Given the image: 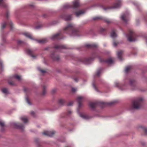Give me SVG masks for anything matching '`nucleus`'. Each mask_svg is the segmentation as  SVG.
<instances>
[{"mask_svg":"<svg viewBox=\"0 0 147 147\" xmlns=\"http://www.w3.org/2000/svg\"><path fill=\"white\" fill-rule=\"evenodd\" d=\"M104 20L107 23H109L111 22V21L109 19L107 18L104 19Z\"/></svg>","mask_w":147,"mask_h":147,"instance_id":"obj_38","label":"nucleus"},{"mask_svg":"<svg viewBox=\"0 0 147 147\" xmlns=\"http://www.w3.org/2000/svg\"><path fill=\"white\" fill-rule=\"evenodd\" d=\"M92 58H90L88 59H85V61L84 62L86 63H88L90 62Z\"/></svg>","mask_w":147,"mask_h":147,"instance_id":"obj_35","label":"nucleus"},{"mask_svg":"<svg viewBox=\"0 0 147 147\" xmlns=\"http://www.w3.org/2000/svg\"><path fill=\"white\" fill-rule=\"evenodd\" d=\"M14 78L17 79L18 80H20L21 79V77H20V76L18 75H15L14 76Z\"/></svg>","mask_w":147,"mask_h":147,"instance_id":"obj_34","label":"nucleus"},{"mask_svg":"<svg viewBox=\"0 0 147 147\" xmlns=\"http://www.w3.org/2000/svg\"><path fill=\"white\" fill-rule=\"evenodd\" d=\"M72 113V112L71 111L69 110V111H68L67 112V115H69L70 114H71Z\"/></svg>","mask_w":147,"mask_h":147,"instance_id":"obj_44","label":"nucleus"},{"mask_svg":"<svg viewBox=\"0 0 147 147\" xmlns=\"http://www.w3.org/2000/svg\"><path fill=\"white\" fill-rule=\"evenodd\" d=\"M51 57L54 60H58L59 59V56H55L54 53H52L51 55Z\"/></svg>","mask_w":147,"mask_h":147,"instance_id":"obj_23","label":"nucleus"},{"mask_svg":"<svg viewBox=\"0 0 147 147\" xmlns=\"http://www.w3.org/2000/svg\"><path fill=\"white\" fill-rule=\"evenodd\" d=\"M6 6L5 0H0V7H6Z\"/></svg>","mask_w":147,"mask_h":147,"instance_id":"obj_18","label":"nucleus"},{"mask_svg":"<svg viewBox=\"0 0 147 147\" xmlns=\"http://www.w3.org/2000/svg\"><path fill=\"white\" fill-rule=\"evenodd\" d=\"M99 61L102 63H106L108 64H111L113 63L114 60L113 58L110 57L106 60H105L100 57H98Z\"/></svg>","mask_w":147,"mask_h":147,"instance_id":"obj_6","label":"nucleus"},{"mask_svg":"<svg viewBox=\"0 0 147 147\" xmlns=\"http://www.w3.org/2000/svg\"><path fill=\"white\" fill-rule=\"evenodd\" d=\"M39 70L42 73H44L46 72V71L44 70L39 69Z\"/></svg>","mask_w":147,"mask_h":147,"instance_id":"obj_43","label":"nucleus"},{"mask_svg":"<svg viewBox=\"0 0 147 147\" xmlns=\"http://www.w3.org/2000/svg\"><path fill=\"white\" fill-rule=\"evenodd\" d=\"M96 53H94L93 55V56L94 57V58H95V57H96Z\"/></svg>","mask_w":147,"mask_h":147,"instance_id":"obj_54","label":"nucleus"},{"mask_svg":"<svg viewBox=\"0 0 147 147\" xmlns=\"http://www.w3.org/2000/svg\"><path fill=\"white\" fill-rule=\"evenodd\" d=\"M115 102V101H112L109 102H103L95 101L90 102L89 103V106L92 109H94L97 105H100L102 107H103L107 105H111L114 104Z\"/></svg>","mask_w":147,"mask_h":147,"instance_id":"obj_2","label":"nucleus"},{"mask_svg":"<svg viewBox=\"0 0 147 147\" xmlns=\"http://www.w3.org/2000/svg\"><path fill=\"white\" fill-rule=\"evenodd\" d=\"M41 26V25H38L36 26L35 27L36 29H38Z\"/></svg>","mask_w":147,"mask_h":147,"instance_id":"obj_50","label":"nucleus"},{"mask_svg":"<svg viewBox=\"0 0 147 147\" xmlns=\"http://www.w3.org/2000/svg\"><path fill=\"white\" fill-rule=\"evenodd\" d=\"M24 122V123H26L28 121V119L26 116H23L20 118Z\"/></svg>","mask_w":147,"mask_h":147,"instance_id":"obj_28","label":"nucleus"},{"mask_svg":"<svg viewBox=\"0 0 147 147\" xmlns=\"http://www.w3.org/2000/svg\"><path fill=\"white\" fill-rule=\"evenodd\" d=\"M80 6V1L78 0H77L73 2L72 5H71L68 3L65 4L63 6V8L64 9H68L71 7L76 8Z\"/></svg>","mask_w":147,"mask_h":147,"instance_id":"obj_5","label":"nucleus"},{"mask_svg":"<svg viewBox=\"0 0 147 147\" xmlns=\"http://www.w3.org/2000/svg\"><path fill=\"white\" fill-rule=\"evenodd\" d=\"M74 80L76 82H77L78 81V80L77 78H75L74 79Z\"/></svg>","mask_w":147,"mask_h":147,"instance_id":"obj_56","label":"nucleus"},{"mask_svg":"<svg viewBox=\"0 0 147 147\" xmlns=\"http://www.w3.org/2000/svg\"><path fill=\"white\" fill-rule=\"evenodd\" d=\"M93 19L94 20H98L103 19V18L100 16H97L94 18Z\"/></svg>","mask_w":147,"mask_h":147,"instance_id":"obj_33","label":"nucleus"},{"mask_svg":"<svg viewBox=\"0 0 147 147\" xmlns=\"http://www.w3.org/2000/svg\"><path fill=\"white\" fill-rule=\"evenodd\" d=\"M23 34L26 37L31 39H33L32 36L28 32H25L23 33Z\"/></svg>","mask_w":147,"mask_h":147,"instance_id":"obj_22","label":"nucleus"},{"mask_svg":"<svg viewBox=\"0 0 147 147\" xmlns=\"http://www.w3.org/2000/svg\"><path fill=\"white\" fill-rule=\"evenodd\" d=\"M56 91V90L55 89H53V90L52 92L53 93H54Z\"/></svg>","mask_w":147,"mask_h":147,"instance_id":"obj_57","label":"nucleus"},{"mask_svg":"<svg viewBox=\"0 0 147 147\" xmlns=\"http://www.w3.org/2000/svg\"><path fill=\"white\" fill-rule=\"evenodd\" d=\"M121 5V3L120 2H119L117 3H115L114 5L111 7H104L103 9L104 10H107L108 9H111L114 8H118Z\"/></svg>","mask_w":147,"mask_h":147,"instance_id":"obj_8","label":"nucleus"},{"mask_svg":"<svg viewBox=\"0 0 147 147\" xmlns=\"http://www.w3.org/2000/svg\"><path fill=\"white\" fill-rule=\"evenodd\" d=\"M55 131H45L42 133V134L45 136L51 137L55 134Z\"/></svg>","mask_w":147,"mask_h":147,"instance_id":"obj_7","label":"nucleus"},{"mask_svg":"<svg viewBox=\"0 0 147 147\" xmlns=\"http://www.w3.org/2000/svg\"><path fill=\"white\" fill-rule=\"evenodd\" d=\"M127 36L128 40L129 41H135L136 40V35L132 30H129V33L127 35Z\"/></svg>","mask_w":147,"mask_h":147,"instance_id":"obj_4","label":"nucleus"},{"mask_svg":"<svg viewBox=\"0 0 147 147\" xmlns=\"http://www.w3.org/2000/svg\"><path fill=\"white\" fill-rule=\"evenodd\" d=\"M26 51L28 54L33 58H35L36 57V56L33 55L34 52L32 50L30 49H27L26 50Z\"/></svg>","mask_w":147,"mask_h":147,"instance_id":"obj_14","label":"nucleus"},{"mask_svg":"<svg viewBox=\"0 0 147 147\" xmlns=\"http://www.w3.org/2000/svg\"><path fill=\"white\" fill-rule=\"evenodd\" d=\"M36 41L39 43H45L48 41L47 39L46 38H44L41 40H36Z\"/></svg>","mask_w":147,"mask_h":147,"instance_id":"obj_21","label":"nucleus"},{"mask_svg":"<svg viewBox=\"0 0 147 147\" xmlns=\"http://www.w3.org/2000/svg\"><path fill=\"white\" fill-rule=\"evenodd\" d=\"M140 128L142 130L144 131L145 135H147V128L142 126H141Z\"/></svg>","mask_w":147,"mask_h":147,"instance_id":"obj_27","label":"nucleus"},{"mask_svg":"<svg viewBox=\"0 0 147 147\" xmlns=\"http://www.w3.org/2000/svg\"><path fill=\"white\" fill-rule=\"evenodd\" d=\"M9 24L10 25V27L11 28V29H12L13 28V23L11 21H9Z\"/></svg>","mask_w":147,"mask_h":147,"instance_id":"obj_40","label":"nucleus"},{"mask_svg":"<svg viewBox=\"0 0 147 147\" xmlns=\"http://www.w3.org/2000/svg\"><path fill=\"white\" fill-rule=\"evenodd\" d=\"M64 31L71 35H77L78 34V30L75 28L74 25L70 24L64 29Z\"/></svg>","mask_w":147,"mask_h":147,"instance_id":"obj_1","label":"nucleus"},{"mask_svg":"<svg viewBox=\"0 0 147 147\" xmlns=\"http://www.w3.org/2000/svg\"><path fill=\"white\" fill-rule=\"evenodd\" d=\"M102 69L101 68L99 69L97 71L96 74L95 75L96 76H99L100 75V74L101 73V71L102 70Z\"/></svg>","mask_w":147,"mask_h":147,"instance_id":"obj_30","label":"nucleus"},{"mask_svg":"<svg viewBox=\"0 0 147 147\" xmlns=\"http://www.w3.org/2000/svg\"><path fill=\"white\" fill-rule=\"evenodd\" d=\"M18 44H20L22 43V42L21 40H19L18 41Z\"/></svg>","mask_w":147,"mask_h":147,"instance_id":"obj_51","label":"nucleus"},{"mask_svg":"<svg viewBox=\"0 0 147 147\" xmlns=\"http://www.w3.org/2000/svg\"><path fill=\"white\" fill-rule=\"evenodd\" d=\"M93 86L94 88V89H95V90L96 91H97V90L96 87L95 85L94 84H93Z\"/></svg>","mask_w":147,"mask_h":147,"instance_id":"obj_52","label":"nucleus"},{"mask_svg":"<svg viewBox=\"0 0 147 147\" xmlns=\"http://www.w3.org/2000/svg\"><path fill=\"white\" fill-rule=\"evenodd\" d=\"M99 31L101 32H103L106 31V29L101 28H100Z\"/></svg>","mask_w":147,"mask_h":147,"instance_id":"obj_39","label":"nucleus"},{"mask_svg":"<svg viewBox=\"0 0 147 147\" xmlns=\"http://www.w3.org/2000/svg\"><path fill=\"white\" fill-rule=\"evenodd\" d=\"M28 90V88H24V90L25 92H27Z\"/></svg>","mask_w":147,"mask_h":147,"instance_id":"obj_49","label":"nucleus"},{"mask_svg":"<svg viewBox=\"0 0 147 147\" xmlns=\"http://www.w3.org/2000/svg\"><path fill=\"white\" fill-rule=\"evenodd\" d=\"M7 24L6 23H4L3 24L1 25V28L2 29H4L6 26Z\"/></svg>","mask_w":147,"mask_h":147,"instance_id":"obj_36","label":"nucleus"},{"mask_svg":"<svg viewBox=\"0 0 147 147\" xmlns=\"http://www.w3.org/2000/svg\"><path fill=\"white\" fill-rule=\"evenodd\" d=\"M2 92L5 94H7L8 93V90L6 88H3L2 89Z\"/></svg>","mask_w":147,"mask_h":147,"instance_id":"obj_32","label":"nucleus"},{"mask_svg":"<svg viewBox=\"0 0 147 147\" xmlns=\"http://www.w3.org/2000/svg\"><path fill=\"white\" fill-rule=\"evenodd\" d=\"M61 33L60 32L52 36L51 38L53 40L61 39L62 38H61Z\"/></svg>","mask_w":147,"mask_h":147,"instance_id":"obj_9","label":"nucleus"},{"mask_svg":"<svg viewBox=\"0 0 147 147\" xmlns=\"http://www.w3.org/2000/svg\"><path fill=\"white\" fill-rule=\"evenodd\" d=\"M118 44V43L117 42H114L113 43V45L114 46H117V45Z\"/></svg>","mask_w":147,"mask_h":147,"instance_id":"obj_48","label":"nucleus"},{"mask_svg":"<svg viewBox=\"0 0 147 147\" xmlns=\"http://www.w3.org/2000/svg\"><path fill=\"white\" fill-rule=\"evenodd\" d=\"M26 102H27L29 105H30V102L29 101V99H28V98H26Z\"/></svg>","mask_w":147,"mask_h":147,"instance_id":"obj_46","label":"nucleus"},{"mask_svg":"<svg viewBox=\"0 0 147 147\" xmlns=\"http://www.w3.org/2000/svg\"><path fill=\"white\" fill-rule=\"evenodd\" d=\"M45 49L46 50H48V48L47 47V48H46Z\"/></svg>","mask_w":147,"mask_h":147,"instance_id":"obj_59","label":"nucleus"},{"mask_svg":"<svg viewBox=\"0 0 147 147\" xmlns=\"http://www.w3.org/2000/svg\"><path fill=\"white\" fill-rule=\"evenodd\" d=\"M43 91L42 93V94L44 95L46 93V86L45 85H43L42 86Z\"/></svg>","mask_w":147,"mask_h":147,"instance_id":"obj_26","label":"nucleus"},{"mask_svg":"<svg viewBox=\"0 0 147 147\" xmlns=\"http://www.w3.org/2000/svg\"><path fill=\"white\" fill-rule=\"evenodd\" d=\"M36 142L37 143H38V141L37 142V141H36Z\"/></svg>","mask_w":147,"mask_h":147,"instance_id":"obj_60","label":"nucleus"},{"mask_svg":"<svg viewBox=\"0 0 147 147\" xmlns=\"http://www.w3.org/2000/svg\"><path fill=\"white\" fill-rule=\"evenodd\" d=\"M144 99L142 98H139L132 101V106L133 109H138L141 107Z\"/></svg>","mask_w":147,"mask_h":147,"instance_id":"obj_3","label":"nucleus"},{"mask_svg":"<svg viewBox=\"0 0 147 147\" xmlns=\"http://www.w3.org/2000/svg\"><path fill=\"white\" fill-rule=\"evenodd\" d=\"M119 83H117L116 84V86H119Z\"/></svg>","mask_w":147,"mask_h":147,"instance_id":"obj_58","label":"nucleus"},{"mask_svg":"<svg viewBox=\"0 0 147 147\" xmlns=\"http://www.w3.org/2000/svg\"><path fill=\"white\" fill-rule=\"evenodd\" d=\"M123 51H118L117 55L118 56V57L119 59L121 61L122 60V55L123 54Z\"/></svg>","mask_w":147,"mask_h":147,"instance_id":"obj_19","label":"nucleus"},{"mask_svg":"<svg viewBox=\"0 0 147 147\" xmlns=\"http://www.w3.org/2000/svg\"><path fill=\"white\" fill-rule=\"evenodd\" d=\"M9 14L8 12H7L6 13V16L7 18H8L9 16Z\"/></svg>","mask_w":147,"mask_h":147,"instance_id":"obj_47","label":"nucleus"},{"mask_svg":"<svg viewBox=\"0 0 147 147\" xmlns=\"http://www.w3.org/2000/svg\"><path fill=\"white\" fill-rule=\"evenodd\" d=\"M9 84L11 85H15L13 81H10L9 82Z\"/></svg>","mask_w":147,"mask_h":147,"instance_id":"obj_41","label":"nucleus"},{"mask_svg":"<svg viewBox=\"0 0 147 147\" xmlns=\"http://www.w3.org/2000/svg\"><path fill=\"white\" fill-rule=\"evenodd\" d=\"M84 97L82 96L78 97L77 100L78 104V107L80 108L82 106V103L83 101Z\"/></svg>","mask_w":147,"mask_h":147,"instance_id":"obj_11","label":"nucleus"},{"mask_svg":"<svg viewBox=\"0 0 147 147\" xmlns=\"http://www.w3.org/2000/svg\"><path fill=\"white\" fill-rule=\"evenodd\" d=\"M85 12V11L84 10H79L78 11L76 12H75L74 13L75 14V15L78 17L80 15H81V14H83Z\"/></svg>","mask_w":147,"mask_h":147,"instance_id":"obj_17","label":"nucleus"},{"mask_svg":"<svg viewBox=\"0 0 147 147\" xmlns=\"http://www.w3.org/2000/svg\"><path fill=\"white\" fill-rule=\"evenodd\" d=\"M15 127L18 129L22 130H23L24 128V125L21 123H17L14 124Z\"/></svg>","mask_w":147,"mask_h":147,"instance_id":"obj_12","label":"nucleus"},{"mask_svg":"<svg viewBox=\"0 0 147 147\" xmlns=\"http://www.w3.org/2000/svg\"><path fill=\"white\" fill-rule=\"evenodd\" d=\"M129 84L131 86H134L136 84V81L134 80H130Z\"/></svg>","mask_w":147,"mask_h":147,"instance_id":"obj_25","label":"nucleus"},{"mask_svg":"<svg viewBox=\"0 0 147 147\" xmlns=\"http://www.w3.org/2000/svg\"><path fill=\"white\" fill-rule=\"evenodd\" d=\"M97 45L96 44H86L85 47L88 48H92L97 47Z\"/></svg>","mask_w":147,"mask_h":147,"instance_id":"obj_15","label":"nucleus"},{"mask_svg":"<svg viewBox=\"0 0 147 147\" xmlns=\"http://www.w3.org/2000/svg\"><path fill=\"white\" fill-rule=\"evenodd\" d=\"M31 114L32 115H33L34 114V111H31Z\"/></svg>","mask_w":147,"mask_h":147,"instance_id":"obj_55","label":"nucleus"},{"mask_svg":"<svg viewBox=\"0 0 147 147\" xmlns=\"http://www.w3.org/2000/svg\"><path fill=\"white\" fill-rule=\"evenodd\" d=\"M2 63H3L1 59H0V65H1V67H2Z\"/></svg>","mask_w":147,"mask_h":147,"instance_id":"obj_53","label":"nucleus"},{"mask_svg":"<svg viewBox=\"0 0 147 147\" xmlns=\"http://www.w3.org/2000/svg\"><path fill=\"white\" fill-rule=\"evenodd\" d=\"M54 48L57 49H66L67 47L65 45H57L54 47Z\"/></svg>","mask_w":147,"mask_h":147,"instance_id":"obj_16","label":"nucleus"},{"mask_svg":"<svg viewBox=\"0 0 147 147\" xmlns=\"http://www.w3.org/2000/svg\"><path fill=\"white\" fill-rule=\"evenodd\" d=\"M128 15L127 13L124 14L121 16V19L125 23H127V22L128 20Z\"/></svg>","mask_w":147,"mask_h":147,"instance_id":"obj_10","label":"nucleus"},{"mask_svg":"<svg viewBox=\"0 0 147 147\" xmlns=\"http://www.w3.org/2000/svg\"><path fill=\"white\" fill-rule=\"evenodd\" d=\"M116 30L114 29L112 30L111 34V37L114 38L117 36V34L115 33Z\"/></svg>","mask_w":147,"mask_h":147,"instance_id":"obj_20","label":"nucleus"},{"mask_svg":"<svg viewBox=\"0 0 147 147\" xmlns=\"http://www.w3.org/2000/svg\"><path fill=\"white\" fill-rule=\"evenodd\" d=\"M132 68L131 66H127L125 68V71L126 72H127L129 70H130Z\"/></svg>","mask_w":147,"mask_h":147,"instance_id":"obj_31","label":"nucleus"},{"mask_svg":"<svg viewBox=\"0 0 147 147\" xmlns=\"http://www.w3.org/2000/svg\"><path fill=\"white\" fill-rule=\"evenodd\" d=\"M4 123L1 121H0V126L1 127H4Z\"/></svg>","mask_w":147,"mask_h":147,"instance_id":"obj_37","label":"nucleus"},{"mask_svg":"<svg viewBox=\"0 0 147 147\" xmlns=\"http://www.w3.org/2000/svg\"><path fill=\"white\" fill-rule=\"evenodd\" d=\"M61 16L63 19L66 21L71 20L72 18V16L71 15H63Z\"/></svg>","mask_w":147,"mask_h":147,"instance_id":"obj_13","label":"nucleus"},{"mask_svg":"<svg viewBox=\"0 0 147 147\" xmlns=\"http://www.w3.org/2000/svg\"><path fill=\"white\" fill-rule=\"evenodd\" d=\"M80 116L82 118L86 119H88L89 118V117L88 115L83 113L80 114Z\"/></svg>","mask_w":147,"mask_h":147,"instance_id":"obj_24","label":"nucleus"},{"mask_svg":"<svg viewBox=\"0 0 147 147\" xmlns=\"http://www.w3.org/2000/svg\"><path fill=\"white\" fill-rule=\"evenodd\" d=\"M65 101L64 100L62 99H61L59 100L58 102L60 105H63L64 104Z\"/></svg>","mask_w":147,"mask_h":147,"instance_id":"obj_29","label":"nucleus"},{"mask_svg":"<svg viewBox=\"0 0 147 147\" xmlns=\"http://www.w3.org/2000/svg\"><path fill=\"white\" fill-rule=\"evenodd\" d=\"M73 102L72 101H71V102H69L68 103L67 105L68 106H71L73 105Z\"/></svg>","mask_w":147,"mask_h":147,"instance_id":"obj_42","label":"nucleus"},{"mask_svg":"<svg viewBox=\"0 0 147 147\" xmlns=\"http://www.w3.org/2000/svg\"><path fill=\"white\" fill-rule=\"evenodd\" d=\"M76 89L74 88H72L71 89V91L73 92H75L76 91Z\"/></svg>","mask_w":147,"mask_h":147,"instance_id":"obj_45","label":"nucleus"}]
</instances>
